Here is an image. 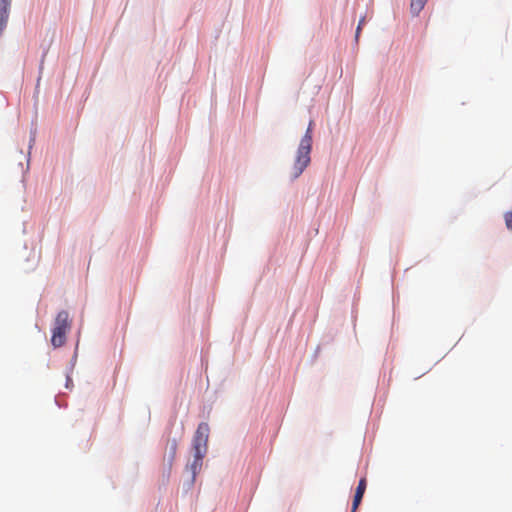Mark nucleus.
Instances as JSON below:
<instances>
[{"label":"nucleus","mask_w":512,"mask_h":512,"mask_svg":"<svg viewBox=\"0 0 512 512\" xmlns=\"http://www.w3.org/2000/svg\"><path fill=\"white\" fill-rule=\"evenodd\" d=\"M364 21H365V19H364V18H362V19L359 21V24H358V27H357V31H356V38H358V36H359L360 30H361L362 25L364 24Z\"/></svg>","instance_id":"obj_8"},{"label":"nucleus","mask_w":512,"mask_h":512,"mask_svg":"<svg viewBox=\"0 0 512 512\" xmlns=\"http://www.w3.org/2000/svg\"><path fill=\"white\" fill-rule=\"evenodd\" d=\"M71 329V319L69 313L65 310L60 311L55 320L52 329L51 344L55 348L63 346L66 342V335Z\"/></svg>","instance_id":"obj_2"},{"label":"nucleus","mask_w":512,"mask_h":512,"mask_svg":"<svg viewBox=\"0 0 512 512\" xmlns=\"http://www.w3.org/2000/svg\"><path fill=\"white\" fill-rule=\"evenodd\" d=\"M313 121L309 122L307 130L302 137L297 149L295 161L292 167L291 176L293 179L298 178L310 164V153L312 149Z\"/></svg>","instance_id":"obj_1"},{"label":"nucleus","mask_w":512,"mask_h":512,"mask_svg":"<svg viewBox=\"0 0 512 512\" xmlns=\"http://www.w3.org/2000/svg\"><path fill=\"white\" fill-rule=\"evenodd\" d=\"M428 0H411L410 12L412 16H418L423 10Z\"/></svg>","instance_id":"obj_6"},{"label":"nucleus","mask_w":512,"mask_h":512,"mask_svg":"<svg viewBox=\"0 0 512 512\" xmlns=\"http://www.w3.org/2000/svg\"><path fill=\"white\" fill-rule=\"evenodd\" d=\"M209 426L206 423L199 424L196 431V441L194 444V474L199 466L202 467V459L207 453V442L209 437Z\"/></svg>","instance_id":"obj_3"},{"label":"nucleus","mask_w":512,"mask_h":512,"mask_svg":"<svg viewBox=\"0 0 512 512\" xmlns=\"http://www.w3.org/2000/svg\"><path fill=\"white\" fill-rule=\"evenodd\" d=\"M366 486H367L366 479L361 478L358 483V486L356 488V491H355V495H354V499H353V503H352V512H355L357 510L358 506L360 505L363 495L366 490Z\"/></svg>","instance_id":"obj_5"},{"label":"nucleus","mask_w":512,"mask_h":512,"mask_svg":"<svg viewBox=\"0 0 512 512\" xmlns=\"http://www.w3.org/2000/svg\"><path fill=\"white\" fill-rule=\"evenodd\" d=\"M12 0H0V33L5 29Z\"/></svg>","instance_id":"obj_4"},{"label":"nucleus","mask_w":512,"mask_h":512,"mask_svg":"<svg viewBox=\"0 0 512 512\" xmlns=\"http://www.w3.org/2000/svg\"><path fill=\"white\" fill-rule=\"evenodd\" d=\"M505 224L508 229L512 230V212H507L504 215Z\"/></svg>","instance_id":"obj_7"}]
</instances>
